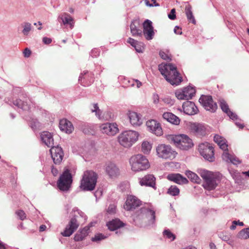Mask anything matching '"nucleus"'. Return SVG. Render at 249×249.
Segmentation results:
<instances>
[{"instance_id": "1", "label": "nucleus", "mask_w": 249, "mask_h": 249, "mask_svg": "<svg viewBox=\"0 0 249 249\" xmlns=\"http://www.w3.org/2000/svg\"><path fill=\"white\" fill-rule=\"evenodd\" d=\"M139 134L133 130H127L122 132L118 136L119 143L125 148L131 147L138 140Z\"/></svg>"}, {"instance_id": "2", "label": "nucleus", "mask_w": 249, "mask_h": 249, "mask_svg": "<svg viewBox=\"0 0 249 249\" xmlns=\"http://www.w3.org/2000/svg\"><path fill=\"white\" fill-rule=\"evenodd\" d=\"M97 175L92 171H86L84 173L81 180L80 187L84 191H92L95 189Z\"/></svg>"}, {"instance_id": "3", "label": "nucleus", "mask_w": 249, "mask_h": 249, "mask_svg": "<svg viewBox=\"0 0 249 249\" xmlns=\"http://www.w3.org/2000/svg\"><path fill=\"white\" fill-rule=\"evenodd\" d=\"M129 162L131 169L134 172L145 170L150 167V164L147 158L141 154L131 157Z\"/></svg>"}, {"instance_id": "4", "label": "nucleus", "mask_w": 249, "mask_h": 249, "mask_svg": "<svg viewBox=\"0 0 249 249\" xmlns=\"http://www.w3.org/2000/svg\"><path fill=\"white\" fill-rule=\"evenodd\" d=\"M198 173L204 180L203 186L205 189L210 191L216 188L217 185L216 178L212 172L205 169H200Z\"/></svg>"}, {"instance_id": "5", "label": "nucleus", "mask_w": 249, "mask_h": 249, "mask_svg": "<svg viewBox=\"0 0 249 249\" xmlns=\"http://www.w3.org/2000/svg\"><path fill=\"white\" fill-rule=\"evenodd\" d=\"M171 141L178 148L183 150H187L193 146L192 140L186 135L172 136Z\"/></svg>"}, {"instance_id": "6", "label": "nucleus", "mask_w": 249, "mask_h": 249, "mask_svg": "<svg viewBox=\"0 0 249 249\" xmlns=\"http://www.w3.org/2000/svg\"><path fill=\"white\" fill-rule=\"evenodd\" d=\"M156 152L159 157L165 160H173L177 154L170 145L160 144L156 148Z\"/></svg>"}, {"instance_id": "7", "label": "nucleus", "mask_w": 249, "mask_h": 249, "mask_svg": "<svg viewBox=\"0 0 249 249\" xmlns=\"http://www.w3.org/2000/svg\"><path fill=\"white\" fill-rule=\"evenodd\" d=\"M72 181V176L70 171L66 169L61 175L57 182V187L61 191H67L71 187Z\"/></svg>"}, {"instance_id": "8", "label": "nucleus", "mask_w": 249, "mask_h": 249, "mask_svg": "<svg viewBox=\"0 0 249 249\" xmlns=\"http://www.w3.org/2000/svg\"><path fill=\"white\" fill-rule=\"evenodd\" d=\"M139 219L147 220L149 225H153L155 220V212L149 208L142 207L136 212Z\"/></svg>"}, {"instance_id": "9", "label": "nucleus", "mask_w": 249, "mask_h": 249, "mask_svg": "<svg viewBox=\"0 0 249 249\" xmlns=\"http://www.w3.org/2000/svg\"><path fill=\"white\" fill-rule=\"evenodd\" d=\"M198 150L200 155L206 160L211 162L214 160L213 148L209 143H200L198 145Z\"/></svg>"}, {"instance_id": "10", "label": "nucleus", "mask_w": 249, "mask_h": 249, "mask_svg": "<svg viewBox=\"0 0 249 249\" xmlns=\"http://www.w3.org/2000/svg\"><path fill=\"white\" fill-rule=\"evenodd\" d=\"M199 102L205 109L212 112H215L217 108L216 103L213 102L211 96L202 95Z\"/></svg>"}, {"instance_id": "11", "label": "nucleus", "mask_w": 249, "mask_h": 249, "mask_svg": "<svg viewBox=\"0 0 249 249\" xmlns=\"http://www.w3.org/2000/svg\"><path fill=\"white\" fill-rule=\"evenodd\" d=\"M195 93V89L190 86L184 88L182 90H178L175 92L176 96L178 99L186 100L192 99Z\"/></svg>"}, {"instance_id": "12", "label": "nucleus", "mask_w": 249, "mask_h": 249, "mask_svg": "<svg viewBox=\"0 0 249 249\" xmlns=\"http://www.w3.org/2000/svg\"><path fill=\"white\" fill-rule=\"evenodd\" d=\"M165 79L171 85L176 86L178 85L182 81V78L175 66L171 71H170L168 75L166 76Z\"/></svg>"}, {"instance_id": "13", "label": "nucleus", "mask_w": 249, "mask_h": 249, "mask_svg": "<svg viewBox=\"0 0 249 249\" xmlns=\"http://www.w3.org/2000/svg\"><path fill=\"white\" fill-rule=\"evenodd\" d=\"M142 25L143 28V35L145 38L148 40L152 39L155 35L152 22L149 19H146L144 21Z\"/></svg>"}, {"instance_id": "14", "label": "nucleus", "mask_w": 249, "mask_h": 249, "mask_svg": "<svg viewBox=\"0 0 249 249\" xmlns=\"http://www.w3.org/2000/svg\"><path fill=\"white\" fill-rule=\"evenodd\" d=\"M52 158L55 164H59L62 160L64 154L62 149L58 146H53L50 149Z\"/></svg>"}, {"instance_id": "15", "label": "nucleus", "mask_w": 249, "mask_h": 249, "mask_svg": "<svg viewBox=\"0 0 249 249\" xmlns=\"http://www.w3.org/2000/svg\"><path fill=\"white\" fill-rule=\"evenodd\" d=\"M100 129L103 133L109 136L115 135L119 131L116 123H106L100 126Z\"/></svg>"}, {"instance_id": "16", "label": "nucleus", "mask_w": 249, "mask_h": 249, "mask_svg": "<svg viewBox=\"0 0 249 249\" xmlns=\"http://www.w3.org/2000/svg\"><path fill=\"white\" fill-rule=\"evenodd\" d=\"M79 224L77 222V219L74 216L71 218L68 225L65 228L64 231L61 234L63 236L69 237L76 230Z\"/></svg>"}, {"instance_id": "17", "label": "nucleus", "mask_w": 249, "mask_h": 249, "mask_svg": "<svg viewBox=\"0 0 249 249\" xmlns=\"http://www.w3.org/2000/svg\"><path fill=\"white\" fill-rule=\"evenodd\" d=\"M146 125L148 130L157 136L162 134V130L160 124L155 120H148Z\"/></svg>"}, {"instance_id": "18", "label": "nucleus", "mask_w": 249, "mask_h": 249, "mask_svg": "<svg viewBox=\"0 0 249 249\" xmlns=\"http://www.w3.org/2000/svg\"><path fill=\"white\" fill-rule=\"evenodd\" d=\"M141 201L134 196H129L127 197L124 206V209L127 211H130L139 206Z\"/></svg>"}, {"instance_id": "19", "label": "nucleus", "mask_w": 249, "mask_h": 249, "mask_svg": "<svg viewBox=\"0 0 249 249\" xmlns=\"http://www.w3.org/2000/svg\"><path fill=\"white\" fill-rule=\"evenodd\" d=\"M191 131L197 136H203L206 133V128L204 125L201 124L191 123L189 125Z\"/></svg>"}, {"instance_id": "20", "label": "nucleus", "mask_w": 249, "mask_h": 249, "mask_svg": "<svg viewBox=\"0 0 249 249\" xmlns=\"http://www.w3.org/2000/svg\"><path fill=\"white\" fill-rule=\"evenodd\" d=\"M184 112L189 115H193L196 114L198 109L193 102L187 101L182 105Z\"/></svg>"}, {"instance_id": "21", "label": "nucleus", "mask_w": 249, "mask_h": 249, "mask_svg": "<svg viewBox=\"0 0 249 249\" xmlns=\"http://www.w3.org/2000/svg\"><path fill=\"white\" fill-rule=\"evenodd\" d=\"M106 172L110 178H117L120 174L119 168L112 162L107 164Z\"/></svg>"}, {"instance_id": "22", "label": "nucleus", "mask_w": 249, "mask_h": 249, "mask_svg": "<svg viewBox=\"0 0 249 249\" xmlns=\"http://www.w3.org/2000/svg\"><path fill=\"white\" fill-rule=\"evenodd\" d=\"M156 178L153 175H147L142 178L140 183L142 186L145 185L155 188Z\"/></svg>"}, {"instance_id": "23", "label": "nucleus", "mask_w": 249, "mask_h": 249, "mask_svg": "<svg viewBox=\"0 0 249 249\" xmlns=\"http://www.w3.org/2000/svg\"><path fill=\"white\" fill-rule=\"evenodd\" d=\"M167 179L179 184H187L188 182L187 178L179 174H171L167 176Z\"/></svg>"}, {"instance_id": "24", "label": "nucleus", "mask_w": 249, "mask_h": 249, "mask_svg": "<svg viewBox=\"0 0 249 249\" xmlns=\"http://www.w3.org/2000/svg\"><path fill=\"white\" fill-rule=\"evenodd\" d=\"M41 139L42 142L49 147L53 146L54 142L53 136L48 131H44L41 133Z\"/></svg>"}, {"instance_id": "25", "label": "nucleus", "mask_w": 249, "mask_h": 249, "mask_svg": "<svg viewBox=\"0 0 249 249\" xmlns=\"http://www.w3.org/2000/svg\"><path fill=\"white\" fill-rule=\"evenodd\" d=\"M128 117L130 124L133 126H140L142 123L141 116L135 112H129Z\"/></svg>"}, {"instance_id": "26", "label": "nucleus", "mask_w": 249, "mask_h": 249, "mask_svg": "<svg viewBox=\"0 0 249 249\" xmlns=\"http://www.w3.org/2000/svg\"><path fill=\"white\" fill-rule=\"evenodd\" d=\"M59 127L61 130L68 134L71 133L74 129L71 123L66 119L60 120Z\"/></svg>"}, {"instance_id": "27", "label": "nucleus", "mask_w": 249, "mask_h": 249, "mask_svg": "<svg viewBox=\"0 0 249 249\" xmlns=\"http://www.w3.org/2000/svg\"><path fill=\"white\" fill-rule=\"evenodd\" d=\"M220 106L222 111L225 112L231 119H237V115L230 110L228 104L224 100H222L220 101Z\"/></svg>"}, {"instance_id": "28", "label": "nucleus", "mask_w": 249, "mask_h": 249, "mask_svg": "<svg viewBox=\"0 0 249 249\" xmlns=\"http://www.w3.org/2000/svg\"><path fill=\"white\" fill-rule=\"evenodd\" d=\"M162 117L164 119L173 124L178 125L179 124L180 121L179 118L172 113L165 112L163 114Z\"/></svg>"}, {"instance_id": "29", "label": "nucleus", "mask_w": 249, "mask_h": 249, "mask_svg": "<svg viewBox=\"0 0 249 249\" xmlns=\"http://www.w3.org/2000/svg\"><path fill=\"white\" fill-rule=\"evenodd\" d=\"M213 140L224 152H227L228 144L225 138L218 135H215L213 137Z\"/></svg>"}, {"instance_id": "30", "label": "nucleus", "mask_w": 249, "mask_h": 249, "mask_svg": "<svg viewBox=\"0 0 249 249\" xmlns=\"http://www.w3.org/2000/svg\"><path fill=\"white\" fill-rule=\"evenodd\" d=\"M222 158L223 160L227 162H231L233 164H238L241 163V161L238 158L235 157L234 155H231L227 152H224Z\"/></svg>"}, {"instance_id": "31", "label": "nucleus", "mask_w": 249, "mask_h": 249, "mask_svg": "<svg viewBox=\"0 0 249 249\" xmlns=\"http://www.w3.org/2000/svg\"><path fill=\"white\" fill-rule=\"evenodd\" d=\"M61 19L64 25L68 24L70 26L71 29L74 26V22L73 18L68 14L64 13L58 17V20Z\"/></svg>"}, {"instance_id": "32", "label": "nucleus", "mask_w": 249, "mask_h": 249, "mask_svg": "<svg viewBox=\"0 0 249 249\" xmlns=\"http://www.w3.org/2000/svg\"><path fill=\"white\" fill-rule=\"evenodd\" d=\"M107 225L109 230L113 231L124 227V224L120 219H115L108 222Z\"/></svg>"}, {"instance_id": "33", "label": "nucleus", "mask_w": 249, "mask_h": 249, "mask_svg": "<svg viewBox=\"0 0 249 249\" xmlns=\"http://www.w3.org/2000/svg\"><path fill=\"white\" fill-rule=\"evenodd\" d=\"M174 66L172 64H160L159 65V70L160 73L166 78V76L168 75L170 71L174 69Z\"/></svg>"}, {"instance_id": "34", "label": "nucleus", "mask_w": 249, "mask_h": 249, "mask_svg": "<svg viewBox=\"0 0 249 249\" xmlns=\"http://www.w3.org/2000/svg\"><path fill=\"white\" fill-rule=\"evenodd\" d=\"M13 104L24 110H28L30 108V105L28 102L27 98H25L24 100L16 99L13 101Z\"/></svg>"}, {"instance_id": "35", "label": "nucleus", "mask_w": 249, "mask_h": 249, "mask_svg": "<svg viewBox=\"0 0 249 249\" xmlns=\"http://www.w3.org/2000/svg\"><path fill=\"white\" fill-rule=\"evenodd\" d=\"M89 230V227H85L80 231H79L74 236V240L76 241H80L83 240L88 234Z\"/></svg>"}, {"instance_id": "36", "label": "nucleus", "mask_w": 249, "mask_h": 249, "mask_svg": "<svg viewBox=\"0 0 249 249\" xmlns=\"http://www.w3.org/2000/svg\"><path fill=\"white\" fill-rule=\"evenodd\" d=\"M130 31L133 36H142V32L141 30L137 28L135 24V22L132 21L130 25Z\"/></svg>"}, {"instance_id": "37", "label": "nucleus", "mask_w": 249, "mask_h": 249, "mask_svg": "<svg viewBox=\"0 0 249 249\" xmlns=\"http://www.w3.org/2000/svg\"><path fill=\"white\" fill-rule=\"evenodd\" d=\"M185 175L193 182L199 183L200 181L199 177L196 173L191 171H186Z\"/></svg>"}, {"instance_id": "38", "label": "nucleus", "mask_w": 249, "mask_h": 249, "mask_svg": "<svg viewBox=\"0 0 249 249\" xmlns=\"http://www.w3.org/2000/svg\"><path fill=\"white\" fill-rule=\"evenodd\" d=\"M185 13L188 20L189 22H191L194 24L196 23V21L193 15V13L191 11V7L190 6H187L185 7Z\"/></svg>"}, {"instance_id": "39", "label": "nucleus", "mask_w": 249, "mask_h": 249, "mask_svg": "<svg viewBox=\"0 0 249 249\" xmlns=\"http://www.w3.org/2000/svg\"><path fill=\"white\" fill-rule=\"evenodd\" d=\"M21 26L23 28V30L21 31L22 34L24 36H28L29 32L32 30V24L28 22H24L21 24Z\"/></svg>"}, {"instance_id": "40", "label": "nucleus", "mask_w": 249, "mask_h": 249, "mask_svg": "<svg viewBox=\"0 0 249 249\" xmlns=\"http://www.w3.org/2000/svg\"><path fill=\"white\" fill-rule=\"evenodd\" d=\"M237 237L242 239H247L249 238V228H245L240 231L238 234Z\"/></svg>"}, {"instance_id": "41", "label": "nucleus", "mask_w": 249, "mask_h": 249, "mask_svg": "<svg viewBox=\"0 0 249 249\" xmlns=\"http://www.w3.org/2000/svg\"><path fill=\"white\" fill-rule=\"evenodd\" d=\"M151 144L147 141H143L142 144V151L145 154H149L151 150Z\"/></svg>"}, {"instance_id": "42", "label": "nucleus", "mask_w": 249, "mask_h": 249, "mask_svg": "<svg viewBox=\"0 0 249 249\" xmlns=\"http://www.w3.org/2000/svg\"><path fill=\"white\" fill-rule=\"evenodd\" d=\"M92 105L93 108H91V111L92 112H95L96 117L100 119H101L102 111L99 109L98 104H93Z\"/></svg>"}, {"instance_id": "43", "label": "nucleus", "mask_w": 249, "mask_h": 249, "mask_svg": "<svg viewBox=\"0 0 249 249\" xmlns=\"http://www.w3.org/2000/svg\"><path fill=\"white\" fill-rule=\"evenodd\" d=\"M167 193L172 196H178L179 193V189L175 185H172L168 189Z\"/></svg>"}, {"instance_id": "44", "label": "nucleus", "mask_w": 249, "mask_h": 249, "mask_svg": "<svg viewBox=\"0 0 249 249\" xmlns=\"http://www.w3.org/2000/svg\"><path fill=\"white\" fill-rule=\"evenodd\" d=\"M164 236L171 241H173L176 238V236L174 234L171 232L169 230H165L163 232Z\"/></svg>"}, {"instance_id": "45", "label": "nucleus", "mask_w": 249, "mask_h": 249, "mask_svg": "<svg viewBox=\"0 0 249 249\" xmlns=\"http://www.w3.org/2000/svg\"><path fill=\"white\" fill-rule=\"evenodd\" d=\"M107 237V236H106L102 233H98L95 235L94 237L92 238V241L93 242H98L101 241V240L105 239Z\"/></svg>"}, {"instance_id": "46", "label": "nucleus", "mask_w": 249, "mask_h": 249, "mask_svg": "<svg viewBox=\"0 0 249 249\" xmlns=\"http://www.w3.org/2000/svg\"><path fill=\"white\" fill-rule=\"evenodd\" d=\"M16 213L21 220H23L26 218V214L22 210H18L16 212Z\"/></svg>"}, {"instance_id": "47", "label": "nucleus", "mask_w": 249, "mask_h": 249, "mask_svg": "<svg viewBox=\"0 0 249 249\" xmlns=\"http://www.w3.org/2000/svg\"><path fill=\"white\" fill-rule=\"evenodd\" d=\"M116 211V206L114 204H110L108 207L107 212L108 213L112 214L114 213Z\"/></svg>"}, {"instance_id": "48", "label": "nucleus", "mask_w": 249, "mask_h": 249, "mask_svg": "<svg viewBox=\"0 0 249 249\" xmlns=\"http://www.w3.org/2000/svg\"><path fill=\"white\" fill-rule=\"evenodd\" d=\"M168 17L169 18H170L171 20H174L176 19V15L175 9L173 8L171 10V12L168 14Z\"/></svg>"}, {"instance_id": "49", "label": "nucleus", "mask_w": 249, "mask_h": 249, "mask_svg": "<svg viewBox=\"0 0 249 249\" xmlns=\"http://www.w3.org/2000/svg\"><path fill=\"white\" fill-rule=\"evenodd\" d=\"M159 54L161 58H162L164 60H171L168 55L165 52L163 51H160L159 53Z\"/></svg>"}, {"instance_id": "50", "label": "nucleus", "mask_w": 249, "mask_h": 249, "mask_svg": "<svg viewBox=\"0 0 249 249\" xmlns=\"http://www.w3.org/2000/svg\"><path fill=\"white\" fill-rule=\"evenodd\" d=\"M127 42L130 44L134 47L136 45H138V42L133 38L129 37L128 39Z\"/></svg>"}, {"instance_id": "51", "label": "nucleus", "mask_w": 249, "mask_h": 249, "mask_svg": "<svg viewBox=\"0 0 249 249\" xmlns=\"http://www.w3.org/2000/svg\"><path fill=\"white\" fill-rule=\"evenodd\" d=\"M153 103L155 104H157L159 103V95L157 93H154L153 94Z\"/></svg>"}, {"instance_id": "52", "label": "nucleus", "mask_w": 249, "mask_h": 249, "mask_svg": "<svg viewBox=\"0 0 249 249\" xmlns=\"http://www.w3.org/2000/svg\"><path fill=\"white\" fill-rule=\"evenodd\" d=\"M43 42L45 44H49L52 42V39L47 37H44L42 39Z\"/></svg>"}, {"instance_id": "53", "label": "nucleus", "mask_w": 249, "mask_h": 249, "mask_svg": "<svg viewBox=\"0 0 249 249\" xmlns=\"http://www.w3.org/2000/svg\"><path fill=\"white\" fill-rule=\"evenodd\" d=\"M181 30V29L178 26H176L174 28V32L176 34L181 35L182 33Z\"/></svg>"}, {"instance_id": "54", "label": "nucleus", "mask_w": 249, "mask_h": 249, "mask_svg": "<svg viewBox=\"0 0 249 249\" xmlns=\"http://www.w3.org/2000/svg\"><path fill=\"white\" fill-rule=\"evenodd\" d=\"M23 53L25 57H29L31 53V52L29 49L26 48L23 52Z\"/></svg>"}, {"instance_id": "55", "label": "nucleus", "mask_w": 249, "mask_h": 249, "mask_svg": "<svg viewBox=\"0 0 249 249\" xmlns=\"http://www.w3.org/2000/svg\"><path fill=\"white\" fill-rule=\"evenodd\" d=\"M136 50V51L138 53H142V47L139 45V42H138V45H136L134 47Z\"/></svg>"}, {"instance_id": "56", "label": "nucleus", "mask_w": 249, "mask_h": 249, "mask_svg": "<svg viewBox=\"0 0 249 249\" xmlns=\"http://www.w3.org/2000/svg\"><path fill=\"white\" fill-rule=\"evenodd\" d=\"M232 223L233 224L231 226L230 229L231 230H234L236 228V226L237 225V221H233Z\"/></svg>"}, {"instance_id": "57", "label": "nucleus", "mask_w": 249, "mask_h": 249, "mask_svg": "<svg viewBox=\"0 0 249 249\" xmlns=\"http://www.w3.org/2000/svg\"><path fill=\"white\" fill-rule=\"evenodd\" d=\"M181 249H197V248L195 246L190 245L185 248H182Z\"/></svg>"}, {"instance_id": "58", "label": "nucleus", "mask_w": 249, "mask_h": 249, "mask_svg": "<svg viewBox=\"0 0 249 249\" xmlns=\"http://www.w3.org/2000/svg\"><path fill=\"white\" fill-rule=\"evenodd\" d=\"M222 239L224 241H227L230 240V237L228 235H223L221 237Z\"/></svg>"}, {"instance_id": "59", "label": "nucleus", "mask_w": 249, "mask_h": 249, "mask_svg": "<svg viewBox=\"0 0 249 249\" xmlns=\"http://www.w3.org/2000/svg\"><path fill=\"white\" fill-rule=\"evenodd\" d=\"M46 229V226L45 225H42L39 227V231H43Z\"/></svg>"}, {"instance_id": "60", "label": "nucleus", "mask_w": 249, "mask_h": 249, "mask_svg": "<svg viewBox=\"0 0 249 249\" xmlns=\"http://www.w3.org/2000/svg\"><path fill=\"white\" fill-rule=\"evenodd\" d=\"M209 246L211 249H216V246L213 243H210Z\"/></svg>"}, {"instance_id": "61", "label": "nucleus", "mask_w": 249, "mask_h": 249, "mask_svg": "<svg viewBox=\"0 0 249 249\" xmlns=\"http://www.w3.org/2000/svg\"><path fill=\"white\" fill-rule=\"evenodd\" d=\"M135 82L136 83L137 88H140L142 86V83L138 80H135Z\"/></svg>"}, {"instance_id": "62", "label": "nucleus", "mask_w": 249, "mask_h": 249, "mask_svg": "<svg viewBox=\"0 0 249 249\" xmlns=\"http://www.w3.org/2000/svg\"><path fill=\"white\" fill-rule=\"evenodd\" d=\"M0 249H5V245L0 241Z\"/></svg>"}, {"instance_id": "63", "label": "nucleus", "mask_w": 249, "mask_h": 249, "mask_svg": "<svg viewBox=\"0 0 249 249\" xmlns=\"http://www.w3.org/2000/svg\"><path fill=\"white\" fill-rule=\"evenodd\" d=\"M235 124L237 126H238L240 128H243L244 127V126L243 124H240L239 123H237V122L235 123Z\"/></svg>"}, {"instance_id": "64", "label": "nucleus", "mask_w": 249, "mask_h": 249, "mask_svg": "<svg viewBox=\"0 0 249 249\" xmlns=\"http://www.w3.org/2000/svg\"><path fill=\"white\" fill-rule=\"evenodd\" d=\"M96 52V50H92V51L91 52V55L92 57L96 56L99 55V53H98L97 54H94V52Z\"/></svg>"}]
</instances>
